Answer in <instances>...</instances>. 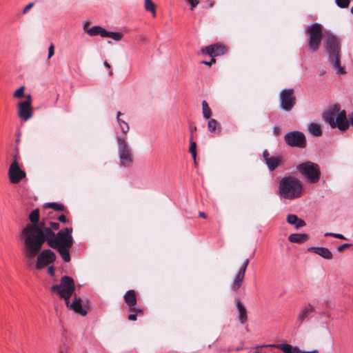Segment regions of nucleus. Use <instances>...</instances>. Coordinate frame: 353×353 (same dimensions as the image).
Returning a JSON list of instances; mask_svg holds the SVG:
<instances>
[{"instance_id":"obj_1","label":"nucleus","mask_w":353,"mask_h":353,"mask_svg":"<svg viewBox=\"0 0 353 353\" xmlns=\"http://www.w3.org/2000/svg\"><path fill=\"white\" fill-rule=\"evenodd\" d=\"M72 233V228H65L59 230L57 234L48 228L39 241L38 247L34 248V250H33L28 256L27 259L30 262V265L32 263L34 257L39 252L43 243L45 242H46L50 248L57 249L65 262H69L70 261V249L73 245Z\"/></svg>"},{"instance_id":"obj_2","label":"nucleus","mask_w":353,"mask_h":353,"mask_svg":"<svg viewBox=\"0 0 353 353\" xmlns=\"http://www.w3.org/2000/svg\"><path fill=\"white\" fill-rule=\"evenodd\" d=\"M31 223L25 225L21 232L24 242V256L27 259L31 252L37 248L39 241L48 230L45 222L39 221V211L38 209L32 210L29 214Z\"/></svg>"},{"instance_id":"obj_3","label":"nucleus","mask_w":353,"mask_h":353,"mask_svg":"<svg viewBox=\"0 0 353 353\" xmlns=\"http://www.w3.org/2000/svg\"><path fill=\"white\" fill-rule=\"evenodd\" d=\"M303 192L301 181L294 176H286L279 181L277 194L281 199L293 200L301 197Z\"/></svg>"},{"instance_id":"obj_4","label":"nucleus","mask_w":353,"mask_h":353,"mask_svg":"<svg viewBox=\"0 0 353 353\" xmlns=\"http://www.w3.org/2000/svg\"><path fill=\"white\" fill-rule=\"evenodd\" d=\"M324 121L329 123L331 128H338L341 131L347 130L349 126L353 125V114L347 119L346 112L341 110L339 105H334L323 114Z\"/></svg>"},{"instance_id":"obj_5","label":"nucleus","mask_w":353,"mask_h":353,"mask_svg":"<svg viewBox=\"0 0 353 353\" xmlns=\"http://www.w3.org/2000/svg\"><path fill=\"white\" fill-rule=\"evenodd\" d=\"M324 44L330 66L336 71V74H345V68L341 65V46L339 39L333 34H328L325 39Z\"/></svg>"},{"instance_id":"obj_6","label":"nucleus","mask_w":353,"mask_h":353,"mask_svg":"<svg viewBox=\"0 0 353 353\" xmlns=\"http://www.w3.org/2000/svg\"><path fill=\"white\" fill-rule=\"evenodd\" d=\"M75 290V284L73 279L68 276L61 277L60 283L54 285L51 287L52 292H57L59 297L65 300V303L68 304L71 296Z\"/></svg>"},{"instance_id":"obj_7","label":"nucleus","mask_w":353,"mask_h":353,"mask_svg":"<svg viewBox=\"0 0 353 353\" xmlns=\"http://www.w3.org/2000/svg\"><path fill=\"white\" fill-rule=\"evenodd\" d=\"M297 171L310 183H316L320 179L319 165L311 161L302 163L296 166Z\"/></svg>"},{"instance_id":"obj_8","label":"nucleus","mask_w":353,"mask_h":353,"mask_svg":"<svg viewBox=\"0 0 353 353\" xmlns=\"http://www.w3.org/2000/svg\"><path fill=\"white\" fill-rule=\"evenodd\" d=\"M118 154L120 164L123 167L130 166L133 161L132 150L127 141V136L117 137Z\"/></svg>"},{"instance_id":"obj_9","label":"nucleus","mask_w":353,"mask_h":353,"mask_svg":"<svg viewBox=\"0 0 353 353\" xmlns=\"http://www.w3.org/2000/svg\"><path fill=\"white\" fill-rule=\"evenodd\" d=\"M305 31L309 37L307 44V47L312 52H316L321 43L323 36L322 26L320 23H315L308 26Z\"/></svg>"},{"instance_id":"obj_10","label":"nucleus","mask_w":353,"mask_h":353,"mask_svg":"<svg viewBox=\"0 0 353 353\" xmlns=\"http://www.w3.org/2000/svg\"><path fill=\"white\" fill-rule=\"evenodd\" d=\"M296 105V97L292 88L283 89L279 93V105L285 112H290Z\"/></svg>"},{"instance_id":"obj_11","label":"nucleus","mask_w":353,"mask_h":353,"mask_svg":"<svg viewBox=\"0 0 353 353\" xmlns=\"http://www.w3.org/2000/svg\"><path fill=\"white\" fill-rule=\"evenodd\" d=\"M285 143L291 147L303 148L306 145L305 134L300 131H292L285 135Z\"/></svg>"},{"instance_id":"obj_12","label":"nucleus","mask_w":353,"mask_h":353,"mask_svg":"<svg viewBox=\"0 0 353 353\" xmlns=\"http://www.w3.org/2000/svg\"><path fill=\"white\" fill-rule=\"evenodd\" d=\"M35 267L37 270H41L46 265L53 263L56 260V254L50 249H46L38 252Z\"/></svg>"},{"instance_id":"obj_13","label":"nucleus","mask_w":353,"mask_h":353,"mask_svg":"<svg viewBox=\"0 0 353 353\" xmlns=\"http://www.w3.org/2000/svg\"><path fill=\"white\" fill-rule=\"evenodd\" d=\"M32 97L30 94L26 96L24 101L18 103V115L24 121H27L32 116Z\"/></svg>"},{"instance_id":"obj_14","label":"nucleus","mask_w":353,"mask_h":353,"mask_svg":"<svg viewBox=\"0 0 353 353\" xmlns=\"http://www.w3.org/2000/svg\"><path fill=\"white\" fill-rule=\"evenodd\" d=\"M249 263V259H246L240 266L237 273L234 276L233 281L231 284V288L233 291L236 292L241 286L244 280L246 269Z\"/></svg>"},{"instance_id":"obj_15","label":"nucleus","mask_w":353,"mask_h":353,"mask_svg":"<svg viewBox=\"0 0 353 353\" xmlns=\"http://www.w3.org/2000/svg\"><path fill=\"white\" fill-rule=\"evenodd\" d=\"M10 181L12 183H18L26 177V172L22 170L17 162H12L8 170Z\"/></svg>"},{"instance_id":"obj_16","label":"nucleus","mask_w":353,"mask_h":353,"mask_svg":"<svg viewBox=\"0 0 353 353\" xmlns=\"http://www.w3.org/2000/svg\"><path fill=\"white\" fill-rule=\"evenodd\" d=\"M201 52L214 58L223 55L226 52V48L224 45L216 43L203 48Z\"/></svg>"},{"instance_id":"obj_17","label":"nucleus","mask_w":353,"mask_h":353,"mask_svg":"<svg viewBox=\"0 0 353 353\" xmlns=\"http://www.w3.org/2000/svg\"><path fill=\"white\" fill-rule=\"evenodd\" d=\"M263 157L270 171H273L277 168L282 163V157L279 156L270 157L268 150L263 152Z\"/></svg>"},{"instance_id":"obj_18","label":"nucleus","mask_w":353,"mask_h":353,"mask_svg":"<svg viewBox=\"0 0 353 353\" xmlns=\"http://www.w3.org/2000/svg\"><path fill=\"white\" fill-rule=\"evenodd\" d=\"M314 312V307L311 304H306L301 307L296 316V323L299 325H301L307 321L310 315Z\"/></svg>"},{"instance_id":"obj_19","label":"nucleus","mask_w":353,"mask_h":353,"mask_svg":"<svg viewBox=\"0 0 353 353\" xmlns=\"http://www.w3.org/2000/svg\"><path fill=\"white\" fill-rule=\"evenodd\" d=\"M82 300L80 297L74 296L72 303L68 301V304L65 303L66 306L72 310L75 313L79 314L81 316H85L87 311L82 307Z\"/></svg>"},{"instance_id":"obj_20","label":"nucleus","mask_w":353,"mask_h":353,"mask_svg":"<svg viewBox=\"0 0 353 353\" xmlns=\"http://www.w3.org/2000/svg\"><path fill=\"white\" fill-rule=\"evenodd\" d=\"M308 252H314L325 259H332L333 254L331 251L325 247H310L307 248Z\"/></svg>"},{"instance_id":"obj_21","label":"nucleus","mask_w":353,"mask_h":353,"mask_svg":"<svg viewBox=\"0 0 353 353\" xmlns=\"http://www.w3.org/2000/svg\"><path fill=\"white\" fill-rule=\"evenodd\" d=\"M276 347L284 353H318L317 350L303 352L298 347H294L287 343L278 344Z\"/></svg>"},{"instance_id":"obj_22","label":"nucleus","mask_w":353,"mask_h":353,"mask_svg":"<svg viewBox=\"0 0 353 353\" xmlns=\"http://www.w3.org/2000/svg\"><path fill=\"white\" fill-rule=\"evenodd\" d=\"M236 308L238 310V318L239 321L241 324L246 323L248 320V315L245 307L239 300L236 301Z\"/></svg>"},{"instance_id":"obj_23","label":"nucleus","mask_w":353,"mask_h":353,"mask_svg":"<svg viewBox=\"0 0 353 353\" xmlns=\"http://www.w3.org/2000/svg\"><path fill=\"white\" fill-rule=\"evenodd\" d=\"M124 300L128 307H134L137 305V294L134 290H130L124 294Z\"/></svg>"},{"instance_id":"obj_24","label":"nucleus","mask_w":353,"mask_h":353,"mask_svg":"<svg viewBox=\"0 0 353 353\" xmlns=\"http://www.w3.org/2000/svg\"><path fill=\"white\" fill-rule=\"evenodd\" d=\"M308 235L306 234H292L288 236V240L292 243H302L306 241Z\"/></svg>"},{"instance_id":"obj_25","label":"nucleus","mask_w":353,"mask_h":353,"mask_svg":"<svg viewBox=\"0 0 353 353\" xmlns=\"http://www.w3.org/2000/svg\"><path fill=\"white\" fill-rule=\"evenodd\" d=\"M122 113L121 112H117V122L122 132L124 134L123 136H127L126 134L129 131V125L128 124L123 120L119 118L120 115H121Z\"/></svg>"},{"instance_id":"obj_26","label":"nucleus","mask_w":353,"mask_h":353,"mask_svg":"<svg viewBox=\"0 0 353 353\" xmlns=\"http://www.w3.org/2000/svg\"><path fill=\"white\" fill-rule=\"evenodd\" d=\"M105 30V29L103 28L101 26H93V27L88 29L86 30V32L90 36H92V37L100 35L102 37H103Z\"/></svg>"},{"instance_id":"obj_27","label":"nucleus","mask_w":353,"mask_h":353,"mask_svg":"<svg viewBox=\"0 0 353 353\" xmlns=\"http://www.w3.org/2000/svg\"><path fill=\"white\" fill-rule=\"evenodd\" d=\"M308 131L310 134H312L314 136L319 137L322 134V130L321 128L320 125L315 123H311L307 126Z\"/></svg>"},{"instance_id":"obj_28","label":"nucleus","mask_w":353,"mask_h":353,"mask_svg":"<svg viewBox=\"0 0 353 353\" xmlns=\"http://www.w3.org/2000/svg\"><path fill=\"white\" fill-rule=\"evenodd\" d=\"M202 113L205 119H209L212 116V110L205 101H202Z\"/></svg>"},{"instance_id":"obj_29","label":"nucleus","mask_w":353,"mask_h":353,"mask_svg":"<svg viewBox=\"0 0 353 353\" xmlns=\"http://www.w3.org/2000/svg\"><path fill=\"white\" fill-rule=\"evenodd\" d=\"M103 37H109L114 41H120L122 39V34L117 32H108L105 30Z\"/></svg>"},{"instance_id":"obj_30","label":"nucleus","mask_w":353,"mask_h":353,"mask_svg":"<svg viewBox=\"0 0 353 353\" xmlns=\"http://www.w3.org/2000/svg\"><path fill=\"white\" fill-rule=\"evenodd\" d=\"M45 208H51L57 212H62L65 208L63 204L56 202L47 203L45 204Z\"/></svg>"},{"instance_id":"obj_31","label":"nucleus","mask_w":353,"mask_h":353,"mask_svg":"<svg viewBox=\"0 0 353 353\" xmlns=\"http://www.w3.org/2000/svg\"><path fill=\"white\" fill-rule=\"evenodd\" d=\"M208 128L210 132H214L216 128L221 129V125L214 119H210L208 121Z\"/></svg>"},{"instance_id":"obj_32","label":"nucleus","mask_w":353,"mask_h":353,"mask_svg":"<svg viewBox=\"0 0 353 353\" xmlns=\"http://www.w3.org/2000/svg\"><path fill=\"white\" fill-rule=\"evenodd\" d=\"M145 8L147 11L151 12L153 16L155 17V5L151 0H145Z\"/></svg>"},{"instance_id":"obj_33","label":"nucleus","mask_w":353,"mask_h":353,"mask_svg":"<svg viewBox=\"0 0 353 353\" xmlns=\"http://www.w3.org/2000/svg\"><path fill=\"white\" fill-rule=\"evenodd\" d=\"M196 143L194 141H191L190 145L189 151L191 153L192 158L194 159V161L196 160Z\"/></svg>"},{"instance_id":"obj_34","label":"nucleus","mask_w":353,"mask_h":353,"mask_svg":"<svg viewBox=\"0 0 353 353\" xmlns=\"http://www.w3.org/2000/svg\"><path fill=\"white\" fill-rule=\"evenodd\" d=\"M336 4L341 8H346L349 6L350 0H336Z\"/></svg>"},{"instance_id":"obj_35","label":"nucleus","mask_w":353,"mask_h":353,"mask_svg":"<svg viewBox=\"0 0 353 353\" xmlns=\"http://www.w3.org/2000/svg\"><path fill=\"white\" fill-rule=\"evenodd\" d=\"M24 86H21L19 88H18L14 93L13 96L15 98L20 99L23 96L24 94Z\"/></svg>"},{"instance_id":"obj_36","label":"nucleus","mask_w":353,"mask_h":353,"mask_svg":"<svg viewBox=\"0 0 353 353\" xmlns=\"http://www.w3.org/2000/svg\"><path fill=\"white\" fill-rule=\"evenodd\" d=\"M298 221V216L295 214H289L287 216V221L291 225H294Z\"/></svg>"},{"instance_id":"obj_37","label":"nucleus","mask_w":353,"mask_h":353,"mask_svg":"<svg viewBox=\"0 0 353 353\" xmlns=\"http://www.w3.org/2000/svg\"><path fill=\"white\" fill-rule=\"evenodd\" d=\"M50 227H48L51 231L58 230L59 228V223L57 222L50 221Z\"/></svg>"},{"instance_id":"obj_38","label":"nucleus","mask_w":353,"mask_h":353,"mask_svg":"<svg viewBox=\"0 0 353 353\" xmlns=\"http://www.w3.org/2000/svg\"><path fill=\"white\" fill-rule=\"evenodd\" d=\"M190 5V9L192 10L199 4V0H185Z\"/></svg>"},{"instance_id":"obj_39","label":"nucleus","mask_w":353,"mask_h":353,"mask_svg":"<svg viewBox=\"0 0 353 353\" xmlns=\"http://www.w3.org/2000/svg\"><path fill=\"white\" fill-rule=\"evenodd\" d=\"M129 311L130 312H134L137 315L139 313H143V310L141 308H140V307H135L134 306V307H129Z\"/></svg>"},{"instance_id":"obj_40","label":"nucleus","mask_w":353,"mask_h":353,"mask_svg":"<svg viewBox=\"0 0 353 353\" xmlns=\"http://www.w3.org/2000/svg\"><path fill=\"white\" fill-rule=\"evenodd\" d=\"M54 54V47L52 44H51L48 48V58L50 59Z\"/></svg>"},{"instance_id":"obj_41","label":"nucleus","mask_w":353,"mask_h":353,"mask_svg":"<svg viewBox=\"0 0 353 353\" xmlns=\"http://www.w3.org/2000/svg\"><path fill=\"white\" fill-rule=\"evenodd\" d=\"M296 228H299L301 227H303V226H305V222L302 220V219H300L298 218V221H296V223L294 224Z\"/></svg>"},{"instance_id":"obj_42","label":"nucleus","mask_w":353,"mask_h":353,"mask_svg":"<svg viewBox=\"0 0 353 353\" xmlns=\"http://www.w3.org/2000/svg\"><path fill=\"white\" fill-rule=\"evenodd\" d=\"M350 245H351V244H350V243H343L337 248V250L339 252H342L345 248H347L350 247Z\"/></svg>"},{"instance_id":"obj_43","label":"nucleus","mask_w":353,"mask_h":353,"mask_svg":"<svg viewBox=\"0 0 353 353\" xmlns=\"http://www.w3.org/2000/svg\"><path fill=\"white\" fill-rule=\"evenodd\" d=\"M34 6V3H28V5L26 6V7L23 8V14H26L27 13V12L33 7Z\"/></svg>"},{"instance_id":"obj_44","label":"nucleus","mask_w":353,"mask_h":353,"mask_svg":"<svg viewBox=\"0 0 353 353\" xmlns=\"http://www.w3.org/2000/svg\"><path fill=\"white\" fill-rule=\"evenodd\" d=\"M57 219L61 223H67L68 221V219L65 217L64 214L59 215Z\"/></svg>"},{"instance_id":"obj_45","label":"nucleus","mask_w":353,"mask_h":353,"mask_svg":"<svg viewBox=\"0 0 353 353\" xmlns=\"http://www.w3.org/2000/svg\"><path fill=\"white\" fill-rule=\"evenodd\" d=\"M216 62L215 59L212 57L211 60L210 61H202L201 63L203 64H205V65H209V66H211L213 63H214Z\"/></svg>"},{"instance_id":"obj_46","label":"nucleus","mask_w":353,"mask_h":353,"mask_svg":"<svg viewBox=\"0 0 353 353\" xmlns=\"http://www.w3.org/2000/svg\"><path fill=\"white\" fill-rule=\"evenodd\" d=\"M15 151H16V152H15V154L13 156V157H14L13 162H17L18 163V160L19 159V155L17 148H15Z\"/></svg>"},{"instance_id":"obj_47","label":"nucleus","mask_w":353,"mask_h":353,"mask_svg":"<svg viewBox=\"0 0 353 353\" xmlns=\"http://www.w3.org/2000/svg\"><path fill=\"white\" fill-rule=\"evenodd\" d=\"M128 319L130 321H136L137 320V314L132 312V314H130L128 316Z\"/></svg>"},{"instance_id":"obj_48","label":"nucleus","mask_w":353,"mask_h":353,"mask_svg":"<svg viewBox=\"0 0 353 353\" xmlns=\"http://www.w3.org/2000/svg\"><path fill=\"white\" fill-rule=\"evenodd\" d=\"M48 274L53 276L54 275V268L53 266H50L48 269Z\"/></svg>"},{"instance_id":"obj_49","label":"nucleus","mask_w":353,"mask_h":353,"mask_svg":"<svg viewBox=\"0 0 353 353\" xmlns=\"http://www.w3.org/2000/svg\"><path fill=\"white\" fill-rule=\"evenodd\" d=\"M280 128L277 126H274L273 128V133L275 136H277L279 134Z\"/></svg>"},{"instance_id":"obj_50","label":"nucleus","mask_w":353,"mask_h":353,"mask_svg":"<svg viewBox=\"0 0 353 353\" xmlns=\"http://www.w3.org/2000/svg\"><path fill=\"white\" fill-rule=\"evenodd\" d=\"M335 238L340 239H344V240L346 239L345 237L343 234H337V233L335 235Z\"/></svg>"},{"instance_id":"obj_51","label":"nucleus","mask_w":353,"mask_h":353,"mask_svg":"<svg viewBox=\"0 0 353 353\" xmlns=\"http://www.w3.org/2000/svg\"><path fill=\"white\" fill-rule=\"evenodd\" d=\"M336 233H332V232H326L325 234V236H334L335 237Z\"/></svg>"},{"instance_id":"obj_52","label":"nucleus","mask_w":353,"mask_h":353,"mask_svg":"<svg viewBox=\"0 0 353 353\" xmlns=\"http://www.w3.org/2000/svg\"><path fill=\"white\" fill-rule=\"evenodd\" d=\"M103 64H104V65H105L107 68H108V69H110V65L108 63V62L107 61H104V63H103Z\"/></svg>"},{"instance_id":"obj_53","label":"nucleus","mask_w":353,"mask_h":353,"mask_svg":"<svg viewBox=\"0 0 353 353\" xmlns=\"http://www.w3.org/2000/svg\"><path fill=\"white\" fill-rule=\"evenodd\" d=\"M89 24V22L88 21H85L84 23H83V30H85L88 26Z\"/></svg>"},{"instance_id":"obj_54","label":"nucleus","mask_w":353,"mask_h":353,"mask_svg":"<svg viewBox=\"0 0 353 353\" xmlns=\"http://www.w3.org/2000/svg\"><path fill=\"white\" fill-rule=\"evenodd\" d=\"M199 216L201 217V218H204V219H205L207 217L206 214L204 212H200L199 213Z\"/></svg>"},{"instance_id":"obj_55","label":"nucleus","mask_w":353,"mask_h":353,"mask_svg":"<svg viewBox=\"0 0 353 353\" xmlns=\"http://www.w3.org/2000/svg\"><path fill=\"white\" fill-rule=\"evenodd\" d=\"M208 5L210 8H212L214 6V3L212 1H209Z\"/></svg>"},{"instance_id":"obj_56","label":"nucleus","mask_w":353,"mask_h":353,"mask_svg":"<svg viewBox=\"0 0 353 353\" xmlns=\"http://www.w3.org/2000/svg\"><path fill=\"white\" fill-rule=\"evenodd\" d=\"M325 74V71H322L320 74L323 75V74Z\"/></svg>"},{"instance_id":"obj_57","label":"nucleus","mask_w":353,"mask_h":353,"mask_svg":"<svg viewBox=\"0 0 353 353\" xmlns=\"http://www.w3.org/2000/svg\"><path fill=\"white\" fill-rule=\"evenodd\" d=\"M350 12H351V13L353 14V6L351 8V9H350Z\"/></svg>"},{"instance_id":"obj_58","label":"nucleus","mask_w":353,"mask_h":353,"mask_svg":"<svg viewBox=\"0 0 353 353\" xmlns=\"http://www.w3.org/2000/svg\"><path fill=\"white\" fill-rule=\"evenodd\" d=\"M112 74V71L109 72V74L111 75Z\"/></svg>"},{"instance_id":"obj_59","label":"nucleus","mask_w":353,"mask_h":353,"mask_svg":"<svg viewBox=\"0 0 353 353\" xmlns=\"http://www.w3.org/2000/svg\"><path fill=\"white\" fill-rule=\"evenodd\" d=\"M194 130H196V127H194V128H192V131Z\"/></svg>"}]
</instances>
